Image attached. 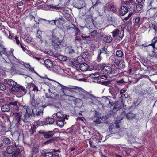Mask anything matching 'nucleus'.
I'll return each instance as SVG.
<instances>
[{
    "mask_svg": "<svg viewBox=\"0 0 157 157\" xmlns=\"http://www.w3.org/2000/svg\"><path fill=\"white\" fill-rule=\"evenodd\" d=\"M53 32H54L52 31L51 33L52 36L51 43L54 49L56 51L59 52L60 51V47L62 46L61 42L59 38L56 37L55 36L53 35Z\"/></svg>",
    "mask_w": 157,
    "mask_h": 157,
    "instance_id": "f257e3e1",
    "label": "nucleus"
},
{
    "mask_svg": "<svg viewBox=\"0 0 157 157\" xmlns=\"http://www.w3.org/2000/svg\"><path fill=\"white\" fill-rule=\"evenodd\" d=\"M6 84L11 87V90L14 92H17L19 90L18 85L16 82L11 79H6Z\"/></svg>",
    "mask_w": 157,
    "mask_h": 157,
    "instance_id": "f03ea898",
    "label": "nucleus"
},
{
    "mask_svg": "<svg viewBox=\"0 0 157 157\" xmlns=\"http://www.w3.org/2000/svg\"><path fill=\"white\" fill-rule=\"evenodd\" d=\"M10 105L11 110L13 111H18L24 108L23 106L18 101H13L10 102Z\"/></svg>",
    "mask_w": 157,
    "mask_h": 157,
    "instance_id": "7ed1b4c3",
    "label": "nucleus"
},
{
    "mask_svg": "<svg viewBox=\"0 0 157 157\" xmlns=\"http://www.w3.org/2000/svg\"><path fill=\"white\" fill-rule=\"evenodd\" d=\"M100 67L101 68V71L103 74L109 75L112 72V68L108 64L103 63L100 64Z\"/></svg>",
    "mask_w": 157,
    "mask_h": 157,
    "instance_id": "20e7f679",
    "label": "nucleus"
},
{
    "mask_svg": "<svg viewBox=\"0 0 157 157\" xmlns=\"http://www.w3.org/2000/svg\"><path fill=\"white\" fill-rule=\"evenodd\" d=\"M127 111V109L124 110L121 115L120 117L121 119H123L125 116H126V118L129 120L132 119L136 117L137 115L134 114L132 112H128L126 114V113Z\"/></svg>",
    "mask_w": 157,
    "mask_h": 157,
    "instance_id": "39448f33",
    "label": "nucleus"
},
{
    "mask_svg": "<svg viewBox=\"0 0 157 157\" xmlns=\"http://www.w3.org/2000/svg\"><path fill=\"white\" fill-rule=\"evenodd\" d=\"M82 98L83 99L87 100L90 99L91 100L89 102L90 104H91L93 103V99L95 98L96 97L92 94H90L89 92H86L84 94L82 95Z\"/></svg>",
    "mask_w": 157,
    "mask_h": 157,
    "instance_id": "423d86ee",
    "label": "nucleus"
},
{
    "mask_svg": "<svg viewBox=\"0 0 157 157\" xmlns=\"http://www.w3.org/2000/svg\"><path fill=\"white\" fill-rule=\"evenodd\" d=\"M85 5L84 0H75L73 3L74 7L79 9L85 7Z\"/></svg>",
    "mask_w": 157,
    "mask_h": 157,
    "instance_id": "0eeeda50",
    "label": "nucleus"
},
{
    "mask_svg": "<svg viewBox=\"0 0 157 157\" xmlns=\"http://www.w3.org/2000/svg\"><path fill=\"white\" fill-rule=\"evenodd\" d=\"M111 33L113 37L118 36L120 38H122L124 35V29H122L120 31L116 29L112 32Z\"/></svg>",
    "mask_w": 157,
    "mask_h": 157,
    "instance_id": "6e6552de",
    "label": "nucleus"
},
{
    "mask_svg": "<svg viewBox=\"0 0 157 157\" xmlns=\"http://www.w3.org/2000/svg\"><path fill=\"white\" fill-rule=\"evenodd\" d=\"M38 133L40 134H42L44 137L46 139L52 137L54 135V133L52 131L46 132L44 130H40Z\"/></svg>",
    "mask_w": 157,
    "mask_h": 157,
    "instance_id": "1a4fd4ad",
    "label": "nucleus"
},
{
    "mask_svg": "<svg viewBox=\"0 0 157 157\" xmlns=\"http://www.w3.org/2000/svg\"><path fill=\"white\" fill-rule=\"evenodd\" d=\"M125 4L128 6V9L134 12L136 8V3L133 1H127L125 2Z\"/></svg>",
    "mask_w": 157,
    "mask_h": 157,
    "instance_id": "9d476101",
    "label": "nucleus"
},
{
    "mask_svg": "<svg viewBox=\"0 0 157 157\" xmlns=\"http://www.w3.org/2000/svg\"><path fill=\"white\" fill-rule=\"evenodd\" d=\"M24 109H25L26 111L25 113H27V114L29 116H33L34 114V112L36 111V109H30L28 106L26 105H24L23 106Z\"/></svg>",
    "mask_w": 157,
    "mask_h": 157,
    "instance_id": "9b49d317",
    "label": "nucleus"
},
{
    "mask_svg": "<svg viewBox=\"0 0 157 157\" xmlns=\"http://www.w3.org/2000/svg\"><path fill=\"white\" fill-rule=\"evenodd\" d=\"M12 116L14 120L17 121V124H20L21 114L19 112H15L13 113Z\"/></svg>",
    "mask_w": 157,
    "mask_h": 157,
    "instance_id": "f8f14e48",
    "label": "nucleus"
},
{
    "mask_svg": "<svg viewBox=\"0 0 157 157\" xmlns=\"http://www.w3.org/2000/svg\"><path fill=\"white\" fill-rule=\"evenodd\" d=\"M128 10L126 6H121L119 10V13L122 16H124L127 13Z\"/></svg>",
    "mask_w": 157,
    "mask_h": 157,
    "instance_id": "ddd939ff",
    "label": "nucleus"
},
{
    "mask_svg": "<svg viewBox=\"0 0 157 157\" xmlns=\"http://www.w3.org/2000/svg\"><path fill=\"white\" fill-rule=\"evenodd\" d=\"M39 146L38 144H34L31 150V152L33 155L34 156L37 155V154L39 151Z\"/></svg>",
    "mask_w": 157,
    "mask_h": 157,
    "instance_id": "4468645a",
    "label": "nucleus"
},
{
    "mask_svg": "<svg viewBox=\"0 0 157 157\" xmlns=\"http://www.w3.org/2000/svg\"><path fill=\"white\" fill-rule=\"evenodd\" d=\"M52 69L54 72L59 75L62 74L63 72V70L58 65H54Z\"/></svg>",
    "mask_w": 157,
    "mask_h": 157,
    "instance_id": "2eb2a0df",
    "label": "nucleus"
},
{
    "mask_svg": "<svg viewBox=\"0 0 157 157\" xmlns=\"http://www.w3.org/2000/svg\"><path fill=\"white\" fill-rule=\"evenodd\" d=\"M104 102L103 104L108 108H111L113 107V103L110 102V100L107 97L104 98L103 99Z\"/></svg>",
    "mask_w": 157,
    "mask_h": 157,
    "instance_id": "dca6fc26",
    "label": "nucleus"
},
{
    "mask_svg": "<svg viewBox=\"0 0 157 157\" xmlns=\"http://www.w3.org/2000/svg\"><path fill=\"white\" fill-rule=\"evenodd\" d=\"M30 117L25 112L21 114V121H22L25 123L29 122Z\"/></svg>",
    "mask_w": 157,
    "mask_h": 157,
    "instance_id": "f3484780",
    "label": "nucleus"
},
{
    "mask_svg": "<svg viewBox=\"0 0 157 157\" xmlns=\"http://www.w3.org/2000/svg\"><path fill=\"white\" fill-rule=\"evenodd\" d=\"M113 108L111 107L113 110H116V111L119 110L122 107V105L121 103L118 101H116L114 104L113 103Z\"/></svg>",
    "mask_w": 157,
    "mask_h": 157,
    "instance_id": "a211bd4d",
    "label": "nucleus"
},
{
    "mask_svg": "<svg viewBox=\"0 0 157 157\" xmlns=\"http://www.w3.org/2000/svg\"><path fill=\"white\" fill-rule=\"evenodd\" d=\"M41 155L44 157H52L53 153L52 152H48L47 150H43L41 151Z\"/></svg>",
    "mask_w": 157,
    "mask_h": 157,
    "instance_id": "6ab92c4d",
    "label": "nucleus"
},
{
    "mask_svg": "<svg viewBox=\"0 0 157 157\" xmlns=\"http://www.w3.org/2000/svg\"><path fill=\"white\" fill-rule=\"evenodd\" d=\"M81 37L85 40L84 43L86 44L90 43V42L93 40L91 37L83 34L81 35Z\"/></svg>",
    "mask_w": 157,
    "mask_h": 157,
    "instance_id": "aec40b11",
    "label": "nucleus"
},
{
    "mask_svg": "<svg viewBox=\"0 0 157 157\" xmlns=\"http://www.w3.org/2000/svg\"><path fill=\"white\" fill-rule=\"evenodd\" d=\"M148 13H149L150 17H152L157 13V8H150L148 10Z\"/></svg>",
    "mask_w": 157,
    "mask_h": 157,
    "instance_id": "412c9836",
    "label": "nucleus"
},
{
    "mask_svg": "<svg viewBox=\"0 0 157 157\" xmlns=\"http://www.w3.org/2000/svg\"><path fill=\"white\" fill-rule=\"evenodd\" d=\"M30 102L32 106H35L37 104L36 101L35 99V94H31L30 95Z\"/></svg>",
    "mask_w": 157,
    "mask_h": 157,
    "instance_id": "4be33fe9",
    "label": "nucleus"
},
{
    "mask_svg": "<svg viewBox=\"0 0 157 157\" xmlns=\"http://www.w3.org/2000/svg\"><path fill=\"white\" fill-rule=\"evenodd\" d=\"M11 109L10 105V102L8 104H5L2 106L1 107V110L4 112H7L9 111L10 109Z\"/></svg>",
    "mask_w": 157,
    "mask_h": 157,
    "instance_id": "5701e85b",
    "label": "nucleus"
},
{
    "mask_svg": "<svg viewBox=\"0 0 157 157\" xmlns=\"http://www.w3.org/2000/svg\"><path fill=\"white\" fill-rule=\"evenodd\" d=\"M44 62L45 67L48 68H50L53 66V63L49 59H46Z\"/></svg>",
    "mask_w": 157,
    "mask_h": 157,
    "instance_id": "b1692460",
    "label": "nucleus"
},
{
    "mask_svg": "<svg viewBox=\"0 0 157 157\" xmlns=\"http://www.w3.org/2000/svg\"><path fill=\"white\" fill-rule=\"evenodd\" d=\"M136 136L130 135L128 136V141L129 144H131L135 142Z\"/></svg>",
    "mask_w": 157,
    "mask_h": 157,
    "instance_id": "393cba45",
    "label": "nucleus"
},
{
    "mask_svg": "<svg viewBox=\"0 0 157 157\" xmlns=\"http://www.w3.org/2000/svg\"><path fill=\"white\" fill-rule=\"evenodd\" d=\"M80 69L82 71H85L87 70L88 69L89 66L86 63L80 64L79 65Z\"/></svg>",
    "mask_w": 157,
    "mask_h": 157,
    "instance_id": "a878e982",
    "label": "nucleus"
},
{
    "mask_svg": "<svg viewBox=\"0 0 157 157\" xmlns=\"http://www.w3.org/2000/svg\"><path fill=\"white\" fill-rule=\"evenodd\" d=\"M112 40V38L110 35L105 36L103 38V41L106 43H110Z\"/></svg>",
    "mask_w": 157,
    "mask_h": 157,
    "instance_id": "bb28decb",
    "label": "nucleus"
},
{
    "mask_svg": "<svg viewBox=\"0 0 157 157\" xmlns=\"http://www.w3.org/2000/svg\"><path fill=\"white\" fill-rule=\"evenodd\" d=\"M95 118H96V119H94V121L95 123L96 124H99L102 122L103 121V118L101 117H98L97 115L94 116Z\"/></svg>",
    "mask_w": 157,
    "mask_h": 157,
    "instance_id": "cd10ccee",
    "label": "nucleus"
},
{
    "mask_svg": "<svg viewBox=\"0 0 157 157\" xmlns=\"http://www.w3.org/2000/svg\"><path fill=\"white\" fill-rule=\"evenodd\" d=\"M66 53L71 56L75 52V50L72 47H67L66 48Z\"/></svg>",
    "mask_w": 157,
    "mask_h": 157,
    "instance_id": "c85d7f7f",
    "label": "nucleus"
},
{
    "mask_svg": "<svg viewBox=\"0 0 157 157\" xmlns=\"http://www.w3.org/2000/svg\"><path fill=\"white\" fill-rule=\"evenodd\" d=\"M65 120L64 119H62L61 120H59L57 121L56 122V124L60 127H63L65 124Z\"/></svg>",
    "mask_w": 157,
    "mask_h": 157,
    "instance_id": "c756f323",
    "label": "nucleus"
},
{
    "mask_svg": "<svg viewBox=\"0 0 157 157\" xmlns=\"http://www.w3.org/2000/svg\"><path fill=\"white\" fill-rule=\"evenodd\" d=\"M14 151V147L12 145L8 146L6 148L7 153L8 154H10L13 153Z\"/></svg>",
    "mask_w": 157,
    "mask_h": 157,
    "instance_id": "7c9ffc66",
    "label": "nucleus"
},
{
    "mask_svg": "<svg viewBox=\"0 0 157 157\" xmlns=\"http://www.w3.org/2000/svg\"><path fill=\"white\" fill-rule=\"evenodd\" d=\"M18 87L19 89V90L21 93L22 95H24L26 94L27 92V90L25 87L22 86H18Z\"/></svg>",
    "mask_w": 157,
    "mask_h": 157,
    "instance_id": "2f4dec72",
    "label": "nucleus"
},
{
    "mask_svg": "<svg viewBox=\"0 0 157 157\" xmlns=\"http://www.w3.org/2000/svg\"><path fill=\"white\" fill-rule=\"evenodd\" d=\"M43 110H42L40 109V110H38V111H37V110L36 109V111L35 112H34V114L33 116V117H36L38 116H41L43 115Z\"/></svg>",
    "mask_w": 157,
    "mask_h": 157,
    "instance_id": "473e14b6",
    "label": "nucleus"
},
{
    "mask_svg": "<svg viewBox=\"0 0 157 157\" xmlns=\"http://www.w3.org/2000/svg\"><path fill=\"white\" fill-rule=\"evenodd\" d=\"M136 8H135V11H134L135 12H136L137 11H141L143 9V5L142 4H138L137 5L136 4Z\"/></svg>",
    "mask_w": 157,
    "mask_h": 157,
    "instance_id": "72a5a7b5",
    "label": "nucleus"
},
{
    "mask_svg": "<svg viewBox=\"0 0 157 157\" xmlns=\"http://www.w3.org/2000/svg\"><path fill=\"white\" fill-rule=\"evenodd\" d=\"M24 39L27 43H30L32 41V38L30 37V35L27 34L24 36Z\"/></svg>",
    "mask_w": 157,
    "mask_h": 157,
    "instance_id": "f704fd0d",
    "label": "nucleus"
},
{
    "mask_svg": "<svg viewBox=\"0 0 157 157\" xmlns=\"http://www.w3.org/2000/svg\"><path fill=\"white\" fill-rule=\"evenodd\" d=\"M45 96L46 98L52 99L53 98L55 97H59V95L57 94H56L55 93L51 92V94L49 96H48V94H46Z\"/></svg>",
    "mask_w": 157,
    "mask_h": 157,
    "instance_id": "c9c22d12",
    "label": "nucleus"
},
{
    "mask_svg": "<svg viewBox=\"0 0 157 157\" xmlns=\"http://www.w3.org/2000/svg\"><path fill=\"white\" fill-rule=\"evenodd\" d=\"M3 142L5 144L9 145L11 143V140L7 137H5L3 138Z\"/></svg>",
    "mask_w": 157,
    "mask_h": 157,
    "instance_id": "e433bc0d",
    "label": "nucleus"
},
{
    "mask_svg": "<svg viewBox=\"0 0 157 157\" xmlns=\"http://www.w3.org/2000/svg\"><path fill=\"white\" fill-rule=\"evenodd\" d=\"M98 52H100V54H108L107 48L105 47H103L101 49H99Z\"/></svg>",
    "mask_w": 157,
    "mask_h": 157,
    "instance_id": "4c0bfd02",
    "label": "nucleus"
},
{
    "mask_svg": "<svg viewBox=\"0 0 157 157\" xmlns=\"http://www.w3.org/2000/svg\"><path fill=\"white\" fill-rule=\"evenodd\" d=\"M109 8L110 9V10L112 12H115L117 10L116 7L112 3H111L109 5Z\"/></svg>",
    "mask_w": 157,
    "mask_h": 157,
    "instance_id": "58836bf2",
    "label": "nucleus"
},
{
    "mask_svg": "<svg viewBox=\"0 0 157 157\" xmlns=\"http://www.w3.org/2000/svg\"><path fill=\"white\" fill-rule=\"evenodd\" d=\"M36 127L35 125H33L31 126V129H29L30 134L32 135L34 134L36 130Z\"/></svg>",
    "mask_w": 157,
    "mask_h": 157,
    "instance_id": "ea45409f",
    "label": "nucleus"
},
{
    "mask_svg": "<svg viewBox=\"0 0 157 157\" xmlns=\"http://www.w3.org/2000/svg\"><path fill=\"white\" fill-rule=\"evenodd\" d=\"M54 120L53 118H47L46 120V122L49 124H51L54 123Z\"/></svg>",
    "mask_w": 157,
    "mask_h": 157,
    "instance_id": "a19ab883",
    "label": "nucleus"
},
{
    "mask_svg": "<svg viewBox=\"0 0 157 157\" xmlns=\"http://www.w3.org/2000/svg\"><path fill=\"white\" fill-rule=\"evenodd\" d=\"M116 55L119 57H122L123 55V52L122 50H117L116 53Z\"/></svg>",
    "mask_w": 157,
    "mask_h": 157,
    "instance_id": "79ce46f5",
    "label": "nucleus"
},
{
    "mask_svg": "<svg viewBox=\"0 0 157 157\" xmlns=\"http://www.w3.org/2000/svg\"><path fill=\"white\" fill-rule=\"evenodd\" d=\"M19 68V67L18 66L15 64H14L12 67L11 68V70L13 71L14 72H16V71L18 70Z\"/></svg>",
    "mask_w": 157,
    "mask_h": 157,
    "instance_id": "37998d69",
    "label": "nucleus"
},
{
    "mask_svg": "<svg viewBox=\"0 0 157 157\" xmlns=\"http://www.w3.org/2000/svg\"><path fill=\"white\" fill-rule=\"evenodd\" d=\"M57 138L56 137H55L54 138L51 139H50L46 141L45 142V144H47L50 143H53L55 141L57 140Z\"/></svg>",
    "mask_w": 157,
    "mask_h": 157,
    "instance_id": "c03bdc74",
    "label": "nucleus"
},
{
    "mask_svg": "<svg viewBox=\"0 0 157 157\" xmlns=\"http://www.w3.org/2000/svg\"><path fill=\"white\" fill-rule=\"evenodd\" d=\"M102 84L109 87L112 86L111 82L110 81H104L102 82Z\"/></svg>",
    "mask_w": 157,
    "mask_h": 157,
    "instance_id": "a18cd8bd",
    "label": "nucleus"
},
{
    "mask_svg": "<svg viewBox=\"0 0 157 157\" xmlns=\"http://www.w3.org/2000/svg\"><path fill=\"white\" fill-rule=\"evenodd\" d=\"M57 118H63L64 116L63 113L62 112L59 111L56 114Z\"/></svg>",
    "mask_w": 157,
    "mask_h": 157,
    "instance_id": "49530a36",
    "label": "nucleus"
},
{
    "mask_svg": "<svg viewBox=\"0 0 157 157\" xmlns=\"http://www.w3.org/2000/svg\"><path fill=\"white\" fill-rule=\"evenodd\" d=\"M157 42V36L155 37L152 40V43L150 45L152 46L153 48H155V44Z\"/></svg>",
    "mask_w": 157,
    "mask_h": 157,
    "instance_id": "de8ad7c7",
    "label": "nucleus"
},
{
    "mask_svg": "<svg viewBox=\"0 0 157 157\" xmlns=\"http://www.w3.org/2000/svg\"><path fill=\"white\" fill-rule=\"evenodd\" d=\"M90 77L92 78H96L99 76V74L98 72L89 74Z\"/></svg>",
    "mask_w": 157,
    "mask_h": 157,
    "instance_id": "09e8293b",
    "label": "nucleus"
},
{
    "mask_svg": "<svg viewBox=\"0 0 157 157\" xmlns=\"http://www.w3.org/2000/svg\"><path fill=\"white\" fill-rule=\"evenodd\" d=\"M78 60H76V61L74 62H72L71 64L72 65L75 67H77L78 65H80V62Z\"/></svg>",
    "mask_w": 157,
    "mask_h": 157,
    "instance_id": "8fccbe9b",
    "label": "nucleus"
},
{
    "mask_svg": "<svg viewBox=\"0 0 157 157\" xmlns=\"http://www.w3.org/2000/svg\"><path fill=\"white\" fill-rule=\"evenodd\" d=\"M82 57L83 58H88L89 56L88 52L87 51L83 52L82 54Z\"/></svg>",
    "mask_w": 157,
    "mask_h": 157,
    "instance_id": "3c124183",
    "label": "nucleus"
},
{
    "mask_svg": "<svg viewBox=\"0 0 157 157\" xmlns=\"http://www.w3.org/2000/svg\"><path fill=\"white\" fill-rule=\"evenodd\" d=\"M153 49L154 50L153 51V53L152 55L150 56L151 57H154L155 58H157V48H154Z\"/></svg>",
    "mask_w": 157,
    "mask_h": 157,
    "instance_id": "603ef678",
    "label": "nucleus"
},
{
    "mask_svg": "<svg viewBox=\"0 0 157 157\" xmlns=\"http://www.w3.org/2000/svg\"><path fill=\"white\" fill-rule=\"evenodd\" d=\"M0 47L3 50V52L1 51H0V56H1V52H2L3 53H6V48H4V45H3V44L1 43V42H0Z\"/></svg>",
    "mask_w": 157,
    "mask_h": 157,
    "instance_id": "864d4df0",
    "label": "nucleus"
},
{
    "mask_svg": "<svg viewBox=\"0 0 157 157\" xmlns=\"http://www.w3.org/2000/svg\"><path fill=\"white\" fill-rule=\"evenodd\" d=\"M6 89V87L5 85L0 81V90H4Z\"/></svg>",
    "mask_w": 157,
    "mask_h": 157,
    "instance_id": "5fc2aeb1",
    "label": "nucleus"
},
{
    "mask_svg": "<svg viewBox=\"0 0 157 157\" xmlns=\"http://www.w3.org/2000/svg\"><path fill=\"white\" fill-rule=\"evenodd\" d=\"M20 153V150H19L17 149L13 153L12 155V157H17Z\"/></svg>",
    "mask_w": 157,
    "mask_h": 157,
    "instance_id": "6e6d98bb",
    "label": "nucleus"
},
{
    "mask_svg": "<svg viewBox=\"0 0 157 157\" xmlns=\"http://www.w3.org/2000/svg\"><path fill=\"white\" fill-rule=\"evenodd\" d=\"M59 59L61 61H65L67 59V57L64 56H60L59 57Z\"/></svg>",
    "mask_w": 157,
    "mask_h": 157,
    "instance_id": "4d7b16f0",
    "label": "nucleus"
},
{
    "mask_svg": "<svg viewBox=\"0 0 157 157\" xmlns=\"http://www.w3.org/2000/svg\"><path fill=\"white\" fill-rule=\"evenodd\" d=\"M36 124L38 126H42L44 124V122L41 121H38L36 122Z\"/></svg>",
    "mask_w": 157,
    "mask_h": 157,
    "instance_id": "13d9d810",
    "label": "nucleus"
},
{
    "mask_svg": "<svg viewBox=\"0 0 157 157\" xmlns=\"http://www.w3.org/2000/svg\"><path fill=\"white\" fill-rule=\"evenodd\" d=\"M112 61L113 63L117 64L118 62V60L117 59L115 56L112 57Z\"/></svg>",
    "mask_w": 157,
    "mask_h": 157,
    "instance_id": "bf43d9fd",
    "label": "nucleus"
},
{
    "mask_svg": "<svg viewBox=\"0 0 157 157\" xmlns=\"http://www.w3.org/2000/svg\"><path fill=\"white\" fill-rule=\"evenodd\" d=\"M63 18L62 17H61V18H59V19H56L54 20H52V21H47L48 22H50L51 21L53 22H52V24H55L56 22H57V21H59V20H62Z\"/></svg>",
    "mask_w": 157,
    "mask_h": 157,
    "instance_id": "052dcab7",
    "label": "nucleus"
},
{
    "mask_svg": "<svg viewBox=\"0 0 157 157\" xmlns=\"http://www.w3.org/2000/svg\"><path fill=\"white\" fill-rule=\"evenodd\" d=\"M75 35H80V32L78 28L77 27H75Z\"/></svg>",
    "mask_w": 157,
    "mask_h": 157,
    "instance_id": "680f3d73",
    "label": "nucleus"
},
{
    "mask_svg": "<svg viewBox=\"0 0 157 157\" xmlns=\"http://www.w3.org/2000/svg\"><path fill=\"white\" fill-rule=\"evenodd\" d=\"M138 93L139 94V95L140 96H143L145 94V93L144 90H143L142 89L138 91Z\"/></svg>",
    "mask_w": 157,
    "mask_h": 157,
    "instance_id": "e2e57ef3",
    "label": "nucleus"
},
{
    "mask_svg": "<svg viewBox=\"0 0 157 157\" xmlns=\"http://www.w3.org/2000/svg\"><path fill=\"white\" fill-rule=\"evenodd\" d=\"M42 34L41 31L38 30L36 33V36L37 38H40L41 36V34Z\"/></svg>",
    "mask_w": 157,
    "mask_h": 157,
    "instance_id": "0e129e2a",
    "label": "nucleus"
},
{
    "mask_svg": "<svg viewBox=\"0 0 157 157\" xmlns=\"http://www.w3.org/2000/svg\"><path fill=\"white\" fill-rule=\"evenodd\" d=\"M6 155L7 153L5 151H2L0 152V156L1 157H5L6 156Z\"/></svg>",
    "mask_w": 157,
    "mask_h": 157,
    "instance_id": "69168bd1",
    "label": "nucleus"
},
{
    "mask_svg": "<svg viewBox=\"0 0 157 157\" xmlns=\"http://www.w3.org/2000/svg\"><path fill=\"white\" fill-rule=\"evenodd\" d=\"M140 17H139L135 19V25H137L139 24V23L140 22Z\"/></svg>",
    "mask_w": 157,
    "mask_h": 157,
    "instance_id": "338daca9",
    "label": "nucleus"
},
{
    "mask_svg": "<svg viewBox=\"0 0 157 157\" xmlns=\"http://www.w3.org/2000/svg\"><path fill=\"white\" fill-rule=\"evenodd\" d=\"M115 125L114 124H112L109 126V131L111 132H113L112 130L114 129Z\"/></svg>",
    "mask_w": 157,
    "mask_h": 157,
    "instance_id": "774afa93",
    "label": "nucleus"
}]
</instances>
